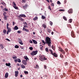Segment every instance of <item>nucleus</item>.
I'll return each instance as SVG.
<instances>
[{
    "label": "nucleus",
    "instance_id": "obj_1",
    "mask_svg": "<svg viewBox=\"0 0 79 79\" xmlns=\"http://www.w3.org/2000/svg\"><path fill=\"white\" fill-rule=\"evenodd\" d=\"M42 42L43 44L45 45L46 44H48L49 47H51V44H52V41H51V38L49 37L48 36L46 37L45 40V42L44 40H42Z\"/></svg>",
    "mask_w": 79,
    "mask_h": 79
},
{
    "label": "nucleus",
    "instance_id": "obj_2",
    "mask_svg": "<svg viewBox=\"0 0 79 79\" xmlns=\"http://www.w3.org/2000/svg\"><path fill=\"white\" fill-rule=\"evenodd\" d=\"M39 60L41 61H44V60H47V59L45 57H44L43 56H42L41 57H40Z\"/></svg>",
    "mask_w": 79,
    "mask_h": 79
},
{
    "label": "nucleus",
    "instance_id": "obj_3",
    "mask_svg": "<svg viewBox=\"0 0 79 79\" xmlns=\"http://www.w3.org/2000/svg\"><path fill=\"white\" fill-rule=\"evenodd\" d=\"M37 52H38V51H33L30 53V55L31 56H33L36 55V54H37Z\"/></svg>",
    "mask_w": 79,
    "mask_h": 79
},
{
    "label": "nucleus",
    "instance_id": "obj_4",
    "mask_svg": "<svg viewBox=\"0 0 79 79\" xmlns=\"http://www.w3.org/2000/svg\"><path fill=\"white\" fill-rule=\"evenodd\" d=\"M12 5L13 7H14L15 9H16V10H18V7H16V2H13Z\"/></svg>",
    "mask_w": 79,
    "mask_h": 79
},
{
    "label": "nucleus",
    "instance_id": "obj_5",
    "mask_svg": "<svg viewBox=\"0 0 79 79\" xmlns=\"http://www.w3.org/2000/svg\"><path fill=\"white\" fill-rule=\"evenodd\" d=\"M71 35L72 37H73V38H75V37H76V35L75 34V33H74V31H72L71 32Z\"/></svg>",
    "mask_w": 79,
    "mask_h": 79
},
{
    "label": "nucleus",
    "instance_id": "obj_6",
    "mask_svg": "<svg viewBox=\"0 0 79 79\" xmlns=\"http://www.w3.org/2000/svg\"><path fill=\"white\" fill-rule=\"evenodd\" d=\"M18 41L20 44H21V45H23V41H22V40L21 38H18Z\"/></svg>",
    "mask_w": 79,
    "mask_h": 79
},
{
    "label": "nucleus",
    "instance_id": "obj_7",
    "mask_svg": "<svg viewBox=\"0 0 79 79\" xmlns=\"http://www.w3.org/2000/svg\"><path fill=\"white\" fill-rule=\"evenodd\" d=\"M22 63L24 64V65H27V60H22Z\"/></svg>",
    "mask_w": 79,
    "mask_h": 79
},
{
    "label": "nucleus",
    "instance_id": "obj_8",
    "mask_svg": "<svg viewBox=\"0 0 79 79\" xmlns=\"http://www.w3.org/2000/svg\"><path fill=\"white\" fill-rule=\"evenodd\" d=\"M68 11L69 14H72V13H73V9H70Z\"/></svg>",
    "mask_w": 79,
    "mask_h": 79
},
{
    "label": "nucleus",
    "instance_id": "obj_9",
    "mask_svg": "<svg viewBox=\"0 0 79 79\" xmlns=\"http://www.w3.org/2000/svg\"><path fill=\"white\" fill-rule=\"evenodd\" d=\"M3 48H4L3 44H0V49L1 50H2L3 49Z\"/></svg>",
    "mask_w": 79,
    "mask_h": 79
},
{
    "label": "nucleus",
    "instance_id": "obj_10",
    "mask_svg": "<svg viewBox=\"0 0 79 79\" xmlns=\"http://www.w3.org/2000/svg\"><path fill=\"white\" fill-rule=\"evenodd\" d=\"M19 17L20 18H21V17H24V18H26V16L24 14L22 15H20L19 16Z\"/></svg>",
    "mask_w": 79,
    "mask_h": 79
},
{
    "label": "nucleus",
    "instance_id": "obj_11",
    "mask_svg": "<svg viewBox=\"0 0 79 79\" xmlns=\"http://www.w3.org/2000/svg\"><path fill=\"white\" fill-rule=\"evenodd\" d=\"M23 31H26V32H29V30L26 29V28H25L24 27L23 28Z\"/></svg>",
    "mask_w": 79,
    "mask_h": 79
},
{
    "label": "nucleus",
    "instance_id": "obj_12",
    "mask_svg": "<svg viewBox=\"0 0 79 79\" xmlns=\"http://www.w3.org/2000/svg\"><path fill=\"white\" fill-rule=\"evenodd\" d=\"M18 74H19V73L18 71H15V77H18Z\"/></svg>",
    "mask_w": 79,
    "mask_h": 79
},
{
    "label": "nucleus",
    "instance_id": "obj_13",
    "mask_svg": "<svg viewBox=\"0 0 79 79\" xmlns=\"http://www.w3.org/2000/svg\"><path fill=\"white\" fill-rule=\"evenodd\" d=\"M7 29L8 30L7 31H9V32H10L11 31V28L8 27L7 28Z\"/></svg>",
    "mask_w": 79,
    "mask_h": 79
},
{
    "label": "nucleus",
    "instance_id": "obj_14",
    "mask_svg": "<svg viewBox=\"0 0 79 79\" xmlns=\"http://www.w3.org/2000/svg\"><path fill=\"white\" fill-rule=\"evenodd\" d=\"M32 41H33L34 44H37V42L35 40H32Z\"/></svg>",
    "mask_w": 79,
    "mask_h": 79
},
{
    "label": "nucleus",
    "instance_id": "obj_15",
    "mask_svg": "<svg viewBox=\"0 0 79 79\" xmlns=\"http://www.w3.org/2000/svg\"><path fill=\"white\" fill-rule=\"evenodd\" d=\"M19 29L18 27H17L16 26H15L14 28V30H18Z\"/></svg>",
    "mask_w": 79,
    "mask_h": 79
},
{
    "label": "nucleus",
    "instance_id": "obj_16",
    "mask_svg": "<svg viewBox=\"0 0 79 79\" xmlns=\"http://www.w3.org/2000/svg\"><path fill=\"white\" fill-rule=\"evenodd\" d=\"M47 32H48L49 33H50L51 32H52V30H51L49 28L47 30Z\"/></svg>",
    "mask_w": 79,
    "mask_h": 79
},
{
    "label": "nucleus",
    "instance_id": "obj_17",
    "mask_svg": "<svg viewBox=\"0 0 79 79\" xmlns=\"http://www.w3.org/2000/svg\"><path fill=\"white\" fill-rule=\"evenodd\" d=\"M49 52H50L51 54V55H54V53H53V51H52V49H50L49 50Z\"/></svg>",
    "mask_w": 79,
    "mask_h": 79
},
{
    "label": "nucleus",
    "instance_id": "obj_18",
    "mask_svg": "<svg viewBox=\"0 0 79 79\" xmlns=\"http://www.w3.org/2000/svg\"><path fill=\"white\" fill-rule=\"evenodd\" d=\"M52 55L54 56V57H58V55H57V54H56L55 52H54V55Z\"/></svg>",
    "mask_w": 79,
    "mask_h": 79
},
{
    "label": "nucleus",
    "instance_id": "obj_19",
    "mask_svg": "<svg viewBox=\"0 0 79 79\" xmlns=\"http://www.w3.org/2000/svg\"><path fill=\"white\" fill-rule=\"evenodd\" d=\"M42 27L45 28H47V26H46V25H45V24H43L42 25Z\"/></svg>",
    "mask_w": 79,
    "mask_h": 79
},
{
    "label": "nucleus",
    "instance_id": "obj_20",
    "mask_svg": "<svg viewBox=\"0 0 79 79\" xmlns=\"http://www.w3.org/2000/svg\"><path fill=\"white\" fill-rule=\"evenodd\" d=\"M24 59H25L27 61H28L27 60H29V58H28V57H27V56H24Z\"/></svg>",
    "mask_w": 79,
    "mask_h": 79
},
{
    "label": "nucleus",
    "instance_id": "obj_21",
    "mask_svg": "<svg viewBox=\"0 0 79 79\" xmlns=\"http://www.w3.org/2000/svg\"><path fill=\"white\" fill-rule=\"evenodd\" d=\"M8 77V73H6L5 75V78H7Z\"/></svg>",
    "mask_w": 79,
    "mask_h": 79
},
{
    "label": "nucleus",
    "instance_id": "obj_22",
    "mask_svg": "<svg viewBox=\"0 0 79 79\" xmlns=\"http://www.w3.org/2000/svg\"><path fill=\"white\" fill-rule=\"evenodd\" d=\"M21 67L22 69H24V68H26V67L23 64H22L21 65Z\"/></svg>",
    "mask_w": 79,
    "mask_h": 79
},
{
    "label": "nucleus",
    "instance_id": "obj_23",
    "mask_svg": "<svg viewBox=\"0 0 79 79\" xmlns=\"http://www.w3.org/2000/svg\"><path fill=\"white\" fill-rule=\"evenodd\" d=\"M6 65L7 66H10L11 65V64L10 63H8V64L6 63Z\"/></svg>",
    "mask_w": 79,
    "mask_h": 79
},
{
    "label": "nucleus",
    "instance_id": "obj_24",
    "mask_svg": "<svg viewBox=\"0 0 79 79\" xmlns=\"http://www.w3.org/2000/svg\"><path fill=\"white\" fill-rule=\"evenodd\" d=\"M52 48L53 50H55V47L54 45H52Z\"/></svg>",
    "mask_w": 79,
    "mask_h": 79
},
{
    "label": "nucleus",
    "instance_id": "obj_25",
    "mask_svg": "<svg viewBox=\"0 0 79 79\" xmlns=\"http://www.w3.org/2000/svg\"><path fill=\"white\" fill-rule=\"evenodd\" d=\"M35 68H36V69H38L39 68V65H38L36 64L35 66L34 67Z\"/></svg>",
    "mask_w": 79,
    "mask_h": 79
},
{
    "label": "nucleus",
    "instance_id": "obj_26",
    "mask_svg": "<svg viewBox=\"0 0 79 79\" xmlns=\"http://www.w3.org/2000/svg\"><path fill=\"white\" fill-rule=\"evenodd\" d=\"M3 33L4 34H6V30L5 29H4L3 31Z\"/></svg>",
    "mask_w": 79,
    "mask_h": 79
},
{
    "label": "nucleus",
    "instance_id": "obj_27",
    "mask_svg": "<svg viewBox=\"0 0 79 79\" xmlns=\"http://www.w3.org/2000/svg\"><path fill=\"white\" fill-rule=\"evenodd\" d=\"M38 19V17H37L36 16L33 19V20H34V21H35Z\"/></svg>",
    "mask_w": 79,
    "mask_h": 79
},
{
    "label": "nucleus",
    "instance_id": "obj_28",
    "mask_svg": "<svg viewBox=\"0 0 79 79\" xmlns=\"http://www.w3.org/2000/svg\"><path fill=\"white\" fill-rule=\"evenodd\" d=\"M3 10H4V11H8V9H6V8H5L4 9H3Z\"/></svg>",
    "mask_w": 79,
    "mask_h": 79
},
{
    "label": "nucleus",
    "instance_id": "obj_29",
    "mask_svg": "<svg viewBox=\"0 0 79 79\" xmlns=\"http://www.w3.org/2000/svg\"><path fill=\"white\" fill-rule=\"evenodd\" d=\"M22 8H23L24 10H25L27 8V7H26L25 6H22Z\"/></svg>",
    "mask_w": 79,
    "mask_h": 79
},
{
    "label": "nucleus",
    "instance_id": "obj_30",
    "mask_svg": "<svg viewBox=\"0 0 79 79\" xmlns=\"http://www.w3.org/2000/svg\"><path fill=\"white\" fill-rule=\"evenodd\" d=\"M60 56L61 58H64V56H63L62 54H60Z\"/></svg>",
    "mask_w": 79,
    "mask_h": 79
},
{
    "label": "nucleus",
    "instance_id": "obj_31",
    "mask_svg": "<svg viewBox=\"0 0 79 79\" xmlns=\"http://www.w3.org/2000/svg\"><path fill=\"white\" fill-rule=\"evenodd\" d=\"M6 12H5L3 13V16H6Z\"/></svg>",
    "mask_w": 79,
    "mask_h": 79
},
{
    "label": "nucleus",
    "instance_id": "obj_32",
    "mask_svg": "<svg viewBox=\"0 0 79 79\" xmlns=\"http://www.w3.org/2000/svg\"><path fill=\"white\" fill-rule=\"evenodd\" d=\"M45 51L46 52H48V48H45Z\"/></svg>",
    "mask_w": 79,
    "mask_h": 79
},
{
    "label": "nucleus",
    "instance_id": "obj_33",
    "mask_svg": "<svg viewBox=\"0 0 79 79\" xmlns=\"http://www.w3.org/2000/svg\"><path fill=\"white\" fill-rule=\"evenodd\" d=\"M15 48H19V46L17 45H16L15 46Z\"/></svg>",
    "mask_w": 79,
    "mask_h": 79
},
{
    "label": "nucleus",
    "instance_id": "obj_34",
    "mask_svg": "<svg viewBox=\"0 0 79 79\" xmlns=\"http://www.w3.org/2000/svg\"><path fill=\"white\" fill-rule=\"evenodd\" d=\"M63 18L65 21H67V19H66V17H65L64 16H63Z\"/></svg>",
    "mask_w": 79,
    "mask_h": 79
},
{
    "label": "nucleus",
    "instance_id": "obj_35",
    "mask_svg": "<svg viewBox=\"0 0 79 79\" xmlns=\"http://www.w3.org/2000/svg\"><path fill=\"white\" fill-rule=\"evenodd\" d=\"M18 62H19V63H21V59H18Z\"/></svg>",
    "mask_w": 79,
    "mask_h": 79
},
{
    "label": "nucleus",
    "instance_id": "obj_36",
    "mask_svg": "<svg viewBox=\"0 0 79 79\" xmlns=\"http://www.w3.org/2000/svg\"><path fill=\"white\" fill-rule=\"evenodd\" d=\"M42 18L43 19H45V17L44 16L42 15Z\"/></svg>",
    "mask_w": 79,
    "mask_h": 79
},
{
    "label": "nucleus",
    "instance_id": "obj_37",
    "mask_svg": "<svg viewBox=\"0 0 79 79\" xmlns=\"http://www.w3.org/2000/svg\"><path fill=\"white\" fill-rule=\"evenodd\" d=\"M24 73L25 74H28V72L25 71Z\"/></svg>",
    "mask_w": 79,
    "mask_h": 79
},
{
    "label": "nucleus",
    "instance_id": "obj_38",
    "mask_svg": "<svg viewBox=\"0 0 79 79\" xmlns=\"http://www.w3.org/2000/svg\"><path fill=\"white\" fill-rule=\"evenodd\" d=\"M59 50V51H60V52H61L63 50V49H62V48H60Z\"/></svg>",
    "mask_w": 79,
    "mask_h": 79
},
{
    "label": "nucleus",
    "instance_id": "obj_39",
    "mask_svg": "<svg viewBox=\"0 0 79 79\" xmlns=\"http://www.w3.org/2000/svg\"><path fill=\"white\" fill-rule=\"evenodd\" d=\"M73 21V20L72 19H69V22L70 23H72V21Z\"/></svg>",
    "mask_w": 79,
    "mask_h": 79
},
{
    "label": "nucleus",
    "instance_id": "obj_40",
    "mask_svg": "<svg viewBox=\"0 0 79 79\" xmlns=\"http://www.w3.org/2000/svg\"><path fill=\"white\" fill-rule=\"evenodd\" d=\"M12 58L13 59H14V60H16V58H17V57L16 56H15V57H12Z\"/></svg>",
    "mask_w": 79,
    "mask_h": 79
},
{
    "label": "nucleus",
    "instance_id": "obj_41",
    "mask_svg": "<svg viewBox=\"0 0 79 79\" xmlns=\"http://www.w3.org/2000/svg\"><path fill=\"white\" fill-rule=\"evenodd\" d=\"M9 23H7L6 24V28H8V27H9L8 26H9Z\"/></svg>",
    "mask_w": 79,
    "mask_h": 79
},
{
    "label": "nucleus",
    "instance_id": "obj_42",
    "mask_svg": "<svg viewBox=\"0 0 79 79\" xmlns=\"http://www.w3.org/2000/svg\"><path fill=\"white\" fill-rule=\"evenodd\" d=\"M50 23L51 26H52V25H53V22H52V21H51L50 22Z\"/></svg>",
    "mask_w": 79,
    "mask_h": 79
},
{
    "label": "nucleus",
    "instance_id": "obj_43",
    "mask_svg": "<svg viewBox=\"0 0 79 79\" xmlns=\"http://www.w3.org/2000/svg\"><path fill=\"white\" fill-rule=\"evenodd\" d=\"M44 47V46H42L40 48V49H41V50H43V48Z\"/></svg>",
    "mask_w": 79,
    "mask_h": 79
},
{
    "label": "nucleus",
    "instance_id": "obj_44",
    "mask_svg": "<svg viewBox=\"0 0 79 79\" xmlns=\"http://www.w3.org/2000/svg\"><path fill=\"white\" fill-rule=\"evenodd\" d=\"M76 26H79V23L77 22L76 24Z\"/></svg>",
    "mask_w": 79,
    "mask_h": 79
},
{
    "label": "nucleus",
    "instance_id": "obj_45",
    "mask_svg": "<svg viewBox=\"0 0 79 79\" xmlns=\"http://www.w3.org/2000/svg\"><path fill=\"white\" fill-rule=\"evenodd\" d=\"M61 52L63 54H64L65 53V51H64L63 50Z\"/></svg>",
    "mask_w": 79,
    "mask_h": 79
},
{
    "label": "nucleus",
    "instance_id": "obj_46",
    "mask_svg": "<svg viewBox=\"0 0 79 79\" xmlns=\"http://www.w3.org/2000/svg\"><path fill=\"white\" fill-rule=\"evenodd\" d=\"M59 11H64V9H60Z\"/></svg>",
    "mask_w": 79,
    "mask_h": 79
},
{
    "label": "nucleus",
    "instance_id": "obj_47",
    "mask_svg": "<svg viewBox=\"0 0 79 79\" xmlns=\"http://www.w3.org/2000/svg\"><path fill=\"white\" fill-rule=\"evenodd\" d=\"M29 48L30 50H33V48L32 47H30Z\"/></svg>",
    "mask_w": 79,
    "mask_h": 79
},
{
    "label": "nucleus",
    "instance_id": "obj_48",
    "mask_svg": "<svg viewBox=\"0 0 79 79\" xmlns=\"http://www.w3.org/2000/svg\"><path fill=\"white\" fill-rule=\"evenodd\" d=\"M20 48L22 50H24V47H20Z\"/></svg>",
    "mask_w": 79,
    "mask_h": 79
},
{
    "label": "nucleus",
    "instance_id": "obj_49",
    "mask_svg": "<svg viewBox=\"0 0 79 79\" xmlns=\"http://www.w3.org/2000/svg\"><path fill=\"white\" fill-rule=\"evenodd\" d=\"M17 33H18V34H21V31H17Z\"/></svg>",
    "mask_w": 79,
    "mask_h": 79
},
{
    "label": "nucleus",
    "instance_id": "obj_50",
    "mask_svg": "<svg viewBox=\"0 0 79 79\" xmlns=\"http://www.w3.org/2000/svg\"><path fill=\"white\" fill-rule=\"evenodd\" d=\"M57 4H59V5H60V4H61V2H60V1H57Z\"/></svg>",
    "mask_w": 79,
    "mask_h": 79
},
{
    "label": "nucleus",
    "instance_id": "obj_51",
    "mask_svg": "<svg viewBox=\"0 0 79 79\" xmlns=\"http://www.w3.org/2000/svg\"><path fill=\"white\" fill-rule=\"evenodd\" d=\"M65 66H67V65H68V63L67 62H66L65 63Z\"/></svg>",
    "mask_w": 79,
    "mask_h": 79
},
{
    "label": "nucleus",
    "instance_id": "obj_52",
    "mask_svg": "<svg viewBox=\"0 0 79 79\" xmlns=\"http://www.w3.org/2000/svg\"><path fill=\"white\" fill-rule=\"evenodd\" d=\"M48 8V9H49L50 10H52V9H51V7H50V6H49Z\"/></svg>",
    "mask_w": 79,
    "mask_h": 79
},
{
    "label": "nucleus",
    "instance_id": "obj_53",
    "mask_svg": "<svg viewBox=\"0 0 79 79\" xmlns=\"http://www.w3.org/2000/svg\"><path fill=\"white\" fill-rule=\"evenodd\" d=\"M20 19V21H23V19L21 17H20L19 18Z\"/></svg>",
    "mask_w": 79,
    "mask_h": 79
},
{
    "label": "nucleus",
    "instance_id": "obj_54",
    "mask_svg": "<svg viewBox=\"0 0 79 79\" xmlns=\"http://www.w3.org/2000/svg\"><path fill=\"white\" fill-rule=\"evenodd\" d=\"M29 42H30V43H31V44H32L33 43L32 41L31 40H30L29 41Z\"/></svg>",
    "mask_w": 79,
    "mask_h": 79
},
{
    "label": "nucleus",
    "instance_id": "obj_55",
    "mask_svg": "<svg viewBox=\"0 0 79 79\" xmlns=\"http://www.w3.org/2000/svg\"><path fill=\"white\" fill-rule=\"evenodd\" d=\"M6 18H7V17H6V16H4V19H6Z\"/></svg>",
    "mask_w": 79,
    "mask_h": 79
},
{
    "label": "nucleus",
    "instance_id": "obj_56",
    "mask_svg": "<svg viewBox=\"0 0 79 79\" xmlns=\"http://www.w3.org/2000/svg\"><path fill=\"white\" fill-rule=\"evenodd\" d=\"M1 4H2V5H3L4 6L6 5V4H5V3H4V2H2V3H1Z\"/></svg>",
    "mask_w": 79,
    "mask_h": 79
},
{
    "label": "nucleus",
    "instance_id": "obj_57",
    "mask_svg": "<svg viewBox=\"0 0 79 79\" xmlns=\"http://www.w3.org/2000/svg\"><path fill=\"white\" fill-rule=\"evenodd\" d=\"M23 27H24H24L25 28H26V27H28L27 25H24V26Z\"/></svg>",
    "mask_w": 79,
    "mask_h": 79
},
{
    "label": "nucleus",
    "instance_id": "obj_58",
    "mask_svg": "<svg viewBox=\"0 0 79 79\" xmlns=\"http://www.w3.org/2000/svg\"><path fill=\"white\" fill-rule=\"evenodd\" d=\"M44 69H47V66H45V65H44Z\"/></svg>",
    "mask_w": 79,
    "mask_h": 79
},
{
    "label": "nucleus",
    "instance_id": "obj_59",
    "mask_svg": "<svg viewBox=\"0 0 79 79\" xmlns=\"http://www.w3.org/2000/svg\"><path fill=\"white\" fill-rule=\"evenodd\" d=\"M51 6H54V3H52L51 4Z\"/></svg>",
    "mask_w": 79,
    "mask_h": 79
},
{
    "label": "nucleus",
    "instance_id": "obj_60",
    "mask_svg": "<svg viewBox=\"0 0 79 79\" xmlns=\"http://www.w3.org/2000/svg\"><path fill=\"white\" fill-rule=\"evenodd\" d=\"M65 50L66 52H67L68 51V49L67 48H65Z\"/></svg>",
    "mask_w": 79,
    "mask_h": 79
},
{
    "label": "nucleus",
    "instance_id": "obj_61",
    "mask_svg": "<svg viewBox=\"0 0 79 79\" xmlns=\"http://www.w3.org/2000/svg\"><path fill=\"white\" fill-rule=\"evenodd\" d=\"M24 24H25V25H27V24L26 22L24 23Z\"/></svg>",
    "mask_w": 79,
    "mask_h": 79
},
{
    "label": "nucleus",
    "instance_id": "obj_62",
    "mask_svg": "<svg viewBox=\"0 0 79 79\" xmlns=\"http://www.w3.org/2000/svg\"><path fill=\"white\" fill-rule=\"evenodd\" d=\"M15 63H16L17 62V61H18V60L15 59Z\"/></svg>",
    "mask_w": 79,
    "mask_h": 79
},
{
    "label": "nucleus",
    "instance_id": "obj_63",
    "mask_svg": "<svg viewBox=\"0 0 79 79\" xmlns=\"http://www.w3.org/2000/svg\"><path fill=\"white\" fill-rule=\"evenodd\" d=\"M60 43L62 45H63V42L61 41L60 42Z\"/></svg>",
    "mask_w": 79,
    "mask_h": 79
},
{
    "label": "nucleus",
    "instance_id": "obj_64",
    "mask_svg": "<svg viewBox=\"0 0 79 79\" xmlns=\"http://www.w3.org/2000/svg\"><path fill=\"white\" fill-rule=\"evenodd\" d=\"M53 34H54V33L53 32V31H52V32H51V34L52 35H53Z\"/></svg>",
    "mask_w": 79,
    "mask_h": 79
}]
</instances>
